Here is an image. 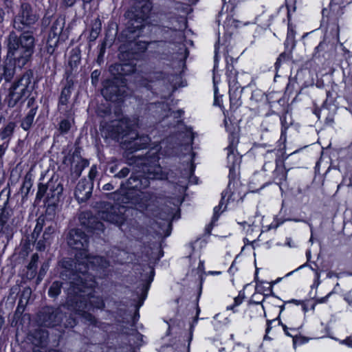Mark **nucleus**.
I'll return each mask as SVG.
<instances>
[{
  "mask_svg": "<svg viewBox=\"0 0 352 352\" xmlns=\"http://www.w3.org/2000/svg\"><path fill=\"white\" fill-rule=\"evenodd\" d=\"M221 206H222V203L221 202L218 206H216L214 208L213 217L212 218V221H211V223L210 224L212 227L214 226L215 222L219 219V214H220L219 211H220V210L221 208Z\"/></svg>",
  "mask_w": 352,
  "mask_h": 352,
  "instance_id": "nucleus-36",
  "label": "nucleus"
},
{
  "mask_svg": "<svg viewBox=\"0 0 352 352\" xmlns=\"http://www.w3.org/2000/svg\"><path fill=\"white\" fill-rule=\"evenodd\" d=\"M282 327H283V329L285 333V334L288 336H290V337H293L294 338L296 336V334H294L295 333L297 332V330L299 327H296V328H288L285 324H282Z\"/></svg>",
  "mask_w": 352,
  "mask_h": 352,
  "instance_id": "nucleus-38",
  "label": "nucleus"
},
{
  "mask_svg": "<svg viewBox=\"0 0 352 352\" xmlns=\"http://www.w3.org/2000/svg\"><path fill=\"white\" fill-rule=\"evenodd\" d=\"M194 153H192L189 159L190 165L188 164L189 168L182 173V178L184 181L179 180L177 183V192L175 197H168L165 200L159 197L156 201L159 204L155 209V237L157 236L160 240V246L163 240L170 235L172 232V221L174 219H179V206L182 204V195L186 189V181L193 174L194 166L192 163Z\"/></svg>",
  "mask_w": 352,
  "mask_h": 352,
  "instance_id": "nucleus-3",
  "label": "nucleus"
},
{
  "mask_svg": "<svg viewBox=\"0 0 352 352\" xmlns=\"http://www.w3.org/2000/svg\"><path fill=\"white\" fill-rule=\"evenodd\" d=\"M280 119L283 128H284L285 130L287 129V126H285L286 123V116H282Z\"/></svg>",
  "mask_w": 352,
  "mask_h": 352,
  "instance_id": "nucleus-59",
  "label": "nucleus"
},
{
  "mask_svg": "<svg viewBox=\"0 0 352 352\" xmlns=\"http://www.w3.org/2000/svg\"><path fill=\"white\" fill-rule=\"evenodd\" d=\"M31 294V289L30 288H25L22 293V297L26 298V302L28 301V299L29 298Z\"/></svg>",
  "mask_w": 352,
  "mask_h": 352,
  "instance_id": "nucleus-52",
  "label": "nucleus"
},
{
  "mask_svg": "<svg viewBox=\"0 0 352 352\" xmlns=\"http://www.w3.org/2000/svg\"><path fill=\"white\" fill-rule=\"evenodd\" d=\"M136 122L128 118L120 120H115L111 122L102 121L100 130L105 138L119 140L126 138L122 142L126 148V157L129 165L146 166L148 160L146 156H136L129 155L133 151L146 148L151 142V138L148 135H139L133 131Z\"/></svg>",
  "mask_w": 352,
  "mask_h": 352,
  "instance_id": "nucleus-2",
  "label": "nucleus"
},
{
  "mask_svg": "<svg viewBox=\"0 0 352 352\" xmlns=\"http://www.w3.org/2000/svg\"><path fill=\"white\" fill-rule=\"evenodd\" d=\"M65 26V20L63 18L56 19L52 23L50 31L49 33L47 41V50L50 54H52L54 51V47L57 45L59 36Z\"/></svg>",
  "mask_w": 352,
  "mask_h": 352,
  "instance_id": "nucleus-15",
  "label": "nucleus"
},
{
  "mask_svg": "<svg viewBox=\"0 0 352 352\" xmlns=\"http://www.w3.org/2000/svg\"><path fill=\"white\" fill-rule=\"evenodd\" d=\"M37 112V107H34L30 109L28 114L22 120L21 126L25 131H28L32 126L35 115Z\"/></svg>",
  "mask_w": 352,
  "mask_h": 352,
  "instance_id": "nucleus-24",
  "label": "nucleus"
},
{
  "mask_svg": "<svg viewBox=\"0 0 352 352\" xmlns=\"http://www.w3.org/2000/svg\"><path fill=\"white\" fill-rule=\"evenodd\" d=\"M333 293V292H329L327 296H324V297H322V298H317L316 300V303H325L327 302L329 298L331 296V295Z\"/></svg>",
  "mask_w": 352,
  "mask_h": 352,
  "instance_id": "nucleus-46",
  "label": "nucleus"
},
{
  "mask_svg": "<svg viewBox=\"0 0 352 352\" xmlns=\"http://www.w3.org/2000/svg\"><path fill=\"white\" fill-rule=\"evenodd\" d=\"M66 239L70 248L82 252L76 255L75 260L64 258L60 261V266L65 269L61 274L69 277H102L109 263L103 257L86 253L89 244L87 235L79 228H73L68 232Z\"/></svg>",
  "mask_w": 352,
  "mask_h": 352,
  "instance_id": "nucleus-1",
  "label": "nucleus"
},
{
  "mask_svg": "<svg viewBox=\"0 0 352 352\" xmlns=\"http://www.w3.org/2000/svg\"><path fill=\"white\" fill-rule=\"evenodd\" d=\"M92 189L93 182L86 179H81L76 185L74 196L78 202H85L90 198Z\"/></svg>",
  "mask_w": 352,
  "mask_h": 352,
  "instance_id": "nucleus-17",
  "label": "nucleus"
},
{
  "mask_svg": "<svg viewBox=\"0 0 352 352\" xmlns=\"http://www.w3.org/2000/svg\"><path fill=\"white\" fill-rule=\"evenodd\" d=\"M38 17L32 6L28 3H22L21 9L15 17L13 26L16 30H23L25 27L34 24Z\"/></svg>",
  "mask_w": 352,
  "mask_h": 352,
  "instance_id": "nucleus-12",
  "label": "nucleus"
},
{
  "mask_svg": "<svg viewBox=\"0 0 352 352\" xmlns=\"http://www.w3.org/2000/svg\"><path fill=\"white\" fill-rule=\"evenodd\" d=\"M102 189L104 190L109 191V190H112L113 189V186L111 184L108 183L103 186Z\"/></svg>",
  "mask_w": 352,
  "mask_h": 352,
  "instance_id": "nucleus-57",
  "label": "nucleus"
},
{
  "mask_svg": "<svg viewBox=\"0 0 352 352\" xmlns=\"http://www.w3.org/2000/svg\"><path fill=\"white\" fill-rule=\"evenodd\" d=\"M45 224V217H39L36 220V226L33 230V232L32 233V238L34 240H36L38 237L39 236L41 232L43 230V226Z\"/></svg>",
  "mask_w": 352,
  "mask_h": 352,
  "instance_id": "nucleus-28",
  "label": "nucleus"
},
{
  "mask_svg": "<svg viewBox=\"0 0 352 352\" xmlns=\"http://www.w3.org/2000/svg\"><path fill=\"white\" fill-rule=\"evenodd\" d=\"M255 289L258 293H264L265 292H271L272 290V285L271 283L265 281H256Z\"/></svg>",
  "mask_w": 352,
  "mask_h": 352,
  "instance_id": "nucleus-31",
  "label": "nucleus"
},
{
  "mask_svg": "<svg viewBox=\"0 0 352 352\" xmlns=\"http://www.w3.org/2000/svg\"><path fill=\"white\" fill-rule=\"evenodd\" d=\"M56 230V224L55 223L51 222L50 225L45 228L43 234V239L39 240L36 245V248L40 250H44L45 249L46 245L50 244V241L52 239V235L54 234Z\"/></svg>",
  "mask_w": 352,
  "mask_h": 352,
  "instance_id": "nucleus-23",
  "label": "nucleus"
},
{
  "mask_svg": "<svg viewBox=\"0 0 352 352\" xmlns=\"http://www.w3.org/2000/svg\"><path fill=\"white\" fill-rule=\"evenodd\" d=\"M72 115H73L72 113ZM65 116V118H63V120H61L58 124V130L60 134H65V133H68V131L70 130V129L72 127V122H70L69 118H72V116H71L69 118H67L66 116Z\"/></svg>",
  "mask_w": 352,
  "mask_h": 352,
  "instance_id": "nucleus-29",
  "label": "nucleus"
},
{
  "mask_svg": "<svg viewBox=\"0 0 352 352\" xmlns=\"http://www.w3.org/2000/svg\"><path fill=\"white\" fill-rule=\"evenodd\" d=\"M28 107L30 109L34 107H37L38 106L35 104V98L34 97L30 98L28 100Z\"/></svg>",
  "mask_w": 352,
  "mask_h": 352,
  "instance_id": "nucleus-48",
  "label": "nucleus"
},
{
  "mask_svg": "<svg viewBox=\"0 0 352 352\" xmlns=\"http://www.w3.org/2000/svg\"><path fill=\"white\" fill-rule=\"evenodd\" d=\"M88 166V162L85 160L79 159L74 167L72 168L73 173L76 177H79L81 175L82 170Z\"/></svg>",
  "mask_w": 352,
  "mask_h": 352,
  "instance_id": "nucleus-32",
  "label": "nucleus"
},
{
  "mask_svg": "<svg viewBox=\"0 0 352 352\" xmlns=\"http://www.w3.org/2000/svg\"><path fill=\"white\" fill-rule=\"evenodd\" d=\"M78 278H74L72 282H71L72 287L69 289V296H72V297L77 296H85L87 300H89L88 308L93 307L96 309H103L104 307V302L102 298L99 296H95L91 294H87V297H86L85 293L86 292L85 289L87 288H93L96 282L93 279V277H77Z\"/></svg>",
  "mask_w": 352,
  "mask_h": 352,
  "instance_id": "nucleus-7",
  "label": "nucleus"
},
{
  "mask_svg": "<svg viewBox=\"0 0 352 352\" xmlns=\"http://www.w3.org/2000/svg\"><path fill=\"white\" fill-rule=\"evenodd\" d=\"M8 148V144L3 143L0 145V164L3 165V156Z\"/></svg>",
  "mask_w": 352,
  "mask_h": 352,
  "instance_id": "nucleus-42",
  "label": "nucleus"
},
{
  "mask_svg": "<svg viewBox=\"0 0 352 352\" xmlns=\"http://www.w3.org/2000/svg\"><path fill=\"white\" fill-rule=\"evenodd\" d=\"M139 84L141 86H143L148 89H152V81H148V80L145 77H141V79L138 80Z\"/></svg>",
  "mask_w": 352,
  "mask_h": 352,
  "instance_id": "nucleus-40",
  "label": "nucleus"
},
{
  "mask_svg": "<svg viewBox=\"0 0 352 352\" xmlns=\"http://www.w3.org/2000/svg\"><path fill=\"white\" fill-rule=\"evenodd\" d=\"M285 55L284 54H281L278 58H277L276 63H275V68L276 69H278L279 67L280 66L282 58H285Z\"/></svg>",
  "mask_w": 352,
  "mask_h": 352,
  "instance_id": "nucleus-51",
  "label": "nucleus"
},
{
  "mask_svg": "<svg viewBox=\"0 0 352 352\" xmlns=\"http://www.w3.org/2000/svg\"><path fill=\"white\" fill-rule=\"evenodd\" d=\"M37 336H39L42 339L41 342H40V344L42 346L45 345V344L47 342V332L43 331H39V332L36 333L35 337H37Z\"/></svg>",
  "mask_w": 352,
  "mask_h": 352,
  "instance_id": "nucleus-41",
  "label": "nucleus"
},
{
  "mask_svg": "<svg viewBox=\"0 0 352 352\" xmlns=\"http://www.w3.org/2000/svg\"><path fill=\"white\" fill-rule=\"evenodd\" d=\"M146 49L145 42H130L127 47L122 46L120 48L119 59L120 63L111 65L109 72L113 76H126L135 71V60L138 54Z\"/></svg>",
  "mask_w": 352,
  "mask_h": 352,
  "instance_id": "nucleus-5",
  "label": "nucleus"
},
{
  "mask_svg": "<svg viewBox=\"0 0 352 352\" xmlns=\"http://www.w3.org/2000/svg\"><path fill=\"white\" fill-rule=\"evenodd\" d=\"M32 70L25 71L9 88L8 104L14 107L19 102H23L28 98L34 87Z\"/></svg>",
  "mask_w": 352,
  "mask_h": 352,
  "instance_id": "nucleus-6",
  "label": "nucleus"
},
{
  "mask_svg": "<svg viewBox=\"0 0 352 352\" xmlns=\"http://www.w3.org/2000/svg\"><path fill=\"white\" fill-rule=\"evenodd\" d=\"M327 276L329 278L333 277H336L338 278L340 277V275L338 273L331 271L327 273Z\"/></svg>",
  "mask_w": 352,
  "mask_h": 352,
  "instance_id": "nucleus-58",
  "label": "nucleus"
},
{
  "mask_svg": "<svg viewBox=\"0 0 352 352\" xmlns=\"http://www.w3.org/2000/svg\"><path fill=\"white\" fill-rule=\"evenodd\" d=\"M96 174H97V170H96V166H92L89 173V181L92 182L94 179L96 177Z\"/></svg>",
  "mask_w": 352,
  "mask_h": 352,
  "instance_id": "nucleus-45",
  "label": "nucleus"
},
{
  "mask_svg": "<svg viewBox=\"0 0 352 352\" xmlns=\"http://www.w3.org/2000/svg\"><path fill=\"white\" fill-rule=\"evenodd\" d=\"M3 324H4V319L2 316H0V330L3 327Z\"/></svg>",
  "mask_w": 352,
  "mask_h": 352,
  "instance_id": "nucleus-63",
  "label": "nucleus"
},
{
  "mask_svg": "<svg viewBox=\"0 0 352 352\" xmlns=\"http://www.w3.org/2000/svg\"><path fill=\"white\" fill-rule=\"evenodd\" d=\"M181 149H184L185 151V154L187 153H190L192 151V147L189 144H185L184 145H181Z\"/></svg>",
  "mask_w": 352,
  "mask_h": 352,
  "instance_id": "nucleus-54",
  "label": "nucleus"
},
{
  "mask_svg": "<svg viewBox=\"0 0 352 352\" xmlns=\"http://www.w3.org/2000/svg\"><path fill=\"white\" fill-rule=\"evenodd\" d=\"M129 173V169L128 168H123L120 172H118L116 177L118 178H124Z\"/></svg>",
  "mask_w": 352,
  "mask_h": 352,
  "instance_id": "nucleus-43",
  "label": "nucleus"
},
{
  "mask_svg": "<svg viewBox=\"0 0 352 352\" xmlns=\"http://www.w3.org/2000/svg\"><path fill=\"white\" fill-rule=\"evenodd\" d=\"M141 177L142 175H131L127 181L128 188L141 191Z\"/></svg>",
  "mask_w": 352,
  "mask_h": 352,
  "instance_id": "nucleus-27",
  "label": "nucleus"
},
{
  "mask_svg": "<svg viewBox=\"0 0 352 352\" xmlns=\"http://www.w3.org/2000/svg\"><path fill=\"white\" fill-rule=\"evenodd\" d=\"M7 201L4 207L0 209V233H8L10 230L9 219L13 214L11 208L7 206Z\"/></svg>",
  "mask_w": 352,
  "mask_h": 352,
  "instance_id": "nucleus-22",
  "label": "nucleus"
},
{
  "mask_svg": "<svg viewBox=\"0 0 352 352\" xmlns=\"http://www.w3.org/2000/svg\"><path fill=\"white\" fill-rule=\"evenodd\" d=\"M135 19L131 20V25L134 28V30L131 32H135L139 31L143 33L145 30H150L151 26L146 21L152 12V0H135Z\"/></svg>",
  "mask_w": 352,
  "mask_h": 352,
  "instance_id": "nucleus-9",
  "label": "nucleus"
},
{
  "mask_svg": "<svg viewBox=\"0 0 352 352\" xmlns=\"http://www.w3.org/2000/svg\"><path fill=\"white\" fill-rule=\"evenodd\" d=\"M100 208L98 217L100 219L118 226L125 221L124 213L126 210L124 206L101 202Z\"/></svg>",
  "mask_w": 352,
  "mask_h": 352,
  "instance_id": "nucleus-10",
  "label": "nucleus"
},
{
  "mask_svg": "<svg viewBox=\"0 0 352 352\" xmlns=\"http://www.w3.org/2000/svg\"><path fill=\"white\" fill-rule=\"evenodd\" d=\"M76 1L77 0H62L63 4L65 7H72V6H73L75 4Z\"/></svg>",
  "mask_w": 352,
  "mask_h": 352,
  "instance_id": "nucleus-50",
  "label": "nucleus"
},
{
  "mask_svg": "<svg viewBox=\"0 0 352 352\" xmlns=\"http://www.w3.org/2000/svg\"><path fill=\"white\" fill-rule=\"evenodd\" d=\"M344 300L347 302V303L349 305L352 306V296H345Z\"/></svg>",
  "mask_w": 352,
  "mask_h": 352,
  "instance_id": "nucleus-60",
  "label": "nucleus"
},
{
  "mask_svg": "<svg viewBox=\"0 0 352 352\" xmlns=\"http://www.w3.org/2000/svg\"><path fill=\"white\" fill-rule=\"evenodd\" d=\"M165 144V142L164 141L162 142H161L160 145L155 144V151H158L159 149H161L162 148V144Z\"/></svg>",
  "mask_w": 352,
  "mask_h": 352,
  "instance_id": "nucleus-61",
  "label": "nucleus"
},
{
  "mask_svg": "<svg viewBox=\"0 0 352 352\" xmlns=\"http://www.w3.org/2000/svg\"><path fill=\"white\" fill-rule=\"evenodd\" d=\"M80 223L90 231L96 233L104 231V225L91 215L89 212H82L79 217Z\"/></svg>",
  "mask_w": 352,
  "mask_h": 352,
  "instance_id": "nucleus-19",
  "label": "nucleus"
},
{
  "mask_svg": "<svg viewBox=\"0 0 352 352\" xmlns=\"http://www.w3.org/2000/svg\"><path fill=\"white\" fill-rule=\"evenodd\" d=\"M153 177H150L148 176H145L144 175H142L141 177V191H140L142 193V196H143L144 198H146V200L148 199H150L152 197V195L149 193L148 192L146 191L144 192L143 190H146L150 185V179H153Z\"/></svg>",
  "mask_w": 352,
  "mask_h": 352,
  "instance_id": "nucleus-26",
  "label": "nucleus"
},
{
  "mask_svg": "<svg viewBox=\"0 0 352 352\" xmlns=\"http://www.w3.org/2000/svg\"><path fill=\"white\" fill-rule=\"evenodd\" d=\"M169 172L164 170L160 166L155 165V179H169L171 176Z\"/></svg>",
  "mask_w": 352,
  "mask_h": 352,
  "instance_id": "nucleus-33",
  "label": "nucleus"
},
{
  "mask_svg": "<svg viewBox=\"0 0 352 352\" xmlns=\"http://www.w3.org/2000/svg\"><path fill=\"white\" fill-rule=\"evenodd\" d=\"M15 126L16 124L14 122H10L0 130V137L1 140H6L4 143L8 144V142L13 135Z\"/></svg>",
  "mask_w": 352,
  "mask_h": 352,
  "instance_id": "nucleus-25",
  "label": "nucleus"
},
{
  "mask_svg": "<svg viewBox=\"0 0 352 352\" xmlns=\"http://www.w3.org/2000/svg\"><path fill=\"white\" fill-rule=\"evenodd\" d=\"M38 261V255L37 254H34L31 257L30 263L28 264V269L30 270H36Z\"/></svg>",
  "mask_w": 352,
  "mask_h": 352,
  "instance_id": "nucleus-37",
  "label": "nucleus"
},
{
  "mask_svg": "<svg viewBox=\"0 0 352 352\" xmlns=\"http://www.w3.org/2000/svg\"><path fill=\"white\" fill-rule=\"evenodd\" d=\"M34 47V38L30 32H25L19 38L12 32L8 39L7 58L21 68L30 60Z\"/></svg>",
  "mask_w": 352,
  "mask_h": 352,
  "instance_id": "nucleus-4",
  "label": "nucleus"
},
{
  "mask_svg": "<svg viewBox=\"0 0 352 352\" xmlns=\"http://www.w3.org/2000/svg\"><path fill=\"white\" fill-rule=\"evenodd\" d=\"M47 184L48 188L47 198L58 201L63 191L61 182L57 178H52Z\"/></svg>",
  "mask_w": 352,
  "mask_h": 352,
  "instance_id": "nucleus-21",
  "label": "nucleus"
},
{
  "mask_svg": "<svg viewBox=\"0 0 352 352\" xmlns=\"http://www.w3.org/2000/svg\"><path fill=\"white\" fill-rule=\"evenodd\" d=\"M270 324H271V321H267V327L266 329V333H268L271 329Z\"/></svg>",
  "mask_w": 352,
  "mask_h": 352,
  "instance_id": "nucleus-64",
  "label": "nucleus"
},
{
  "mask_svg": "<svg viewBox=\"0 0 352 352\" xmlns=\"http://www.w3.org/2000/svg\"><path fill=\"white\" fill-rule=\"evenodd\" d=\"M105 47H106V43L104 42L102 43L101 46H100V53L98 56V62H100L102 58H103V56H104V54L105 52Z\"/></svg>",
  "mask_w": 352,
  "mask_h": 352,
  "instance_id": "nucleus-44",
  "label": "nucleus"
},
{
  "mask_svg": "<svg viewBox=\"0 0 352 352\" xmlns=\"http://www.w3.org/2000/svg\"><path fill=\"white\" fill-rule=\"evenodd\" d=\"M118 79L106 80L104 83L101 94L107 100L116 102L126 94V85L124 82L118 85Z\"/></svg>",
  "mask_w": 352,
  "mask_h": 352,
  "instance_id": "nucleus-13",
  "label": "nucleus"
},
{
  "mask_svg": "<svg viewBox=\"0 0 352 352\" xmlns=\"http://www.w3.org/2000/svg\"><path fill=\"white\" fill-rule=\"evenodd\" d=\"M101 31V24L99 20H96L95 23L93 24L89 36V41H94L98 36L100 32Z\"/></svg>",
  "mask_w": 352,
  "mask_h": 352,
  "instance_id": "nucleus-30",
  "label": "nucleus"
},
{
  "mask_svg": "<svg viewBox=\"0 0 352 352\" xmlns=\"http://www.w3.org/2000/svg\"><path fill=\"white\" fill-rule=\"evenodd\" d=\"M76 324V320H75V319H74V318H69V319L67 320V323L65 325H66V327H74Z\"/></svg>",
  "mask_w": 352,
  "mask_h": 352,
  "instance_id": "nucleus-56",
  "label": "nucleus"
},
{
  "mask_svg": "<svg viewBox=\"0 0 352 352\" xmlns=\"http://www.w3.org/2000/svg\"><path fill=\"white\" fill-rule=\"evenodd\" d=\"M65 317L60 308L45 307L39 315L40 320L43 326L53 327L58 325Z\"/></svg>",
  "mask_w": 352,
  "mask_h": 352,
  "instance_id": "nucleus-14",
  "label": "nucleus"
},
{
  "mask_svg": "<svg viewBox=\"0 0 352 352\" xmlns=\"http://www.w3.org/2000/svg\"><path fill=\"white\" fill-rule=\"evenodd\" d=\"M182 78L178 74H167L162 72L155 73V87L157 94L162 98L166 99L180 87H184Z\"/></svg>",
  "mask_w": 352,
  "mask_h": 352,
  "instance_id": "nucleus-8",
  "label": "nucleus"
},
{
  "mask_svg": "<svg viewBox=\"0 0 352 352\" xmlns=\"http://www.w3.org/2000/svg\"><path fill=\"white\" fill-rule=\"evenodd\" d=\"M342 344L347 345L349 347L352 348V338L351 336L347 337L345 340L340 341Z\"/></svg>",
  "mask_w": 352,
  "mask_h": 352,
  "instance_id": "nucleus-47",
  "label": "nucleus"
},
{
  "mask_svg": "<svg viewBox=\"0 0 352 352\" xmlns=\"http://www.w3.org/2000/svg\"><path fill=\"white\" fill-rule=\"evenodd\" d=\"M16 65L10 58L6 57L3 64L0 66V81L3 78L6 82H10L15 74Z\"/></svg>",
  "mask_w": 352,
  "mask_h": 352,
  "instance_id": "nucleus-20",
  "label": "nucleus"
},
{
  "mask_svg": "<svg viewBox=\"0 0 352 352\" xmlns=\"http://www.w3.org/2000/svg\"><path fill=\"white\" fill-rule=\"evenodd\" d=\"M62 283L59 281H54L49 289V295L52 297L58 296L61 290Z\"/></svg>",
  "mask_w": 352,
  "mask_h": 352,
  "instance_id": "nucleus-34",
  "label": "nucleus"
},
{
  "mask_svg": "<svg viewBox=\"0 0 352 352\" xmlns=\"http://www.w3.org/2000/svg\"><path fill=\"white\" fill-rule=\"evenodd\" d=\"M234 306H238L241 305L243 302V298L240 296H238L234 298Z\"/></svg>",
  "mask_w": 352,
  "mask_h": 352,
  "instance_id": "nucleus-55",
  "label": "nucleus"
},
{
  "mask_svg": "<svg viewBox=\"0 0 352 352\" xmlns=\"http://www.w3.org/2000/svg\"><path fill=\"white\" fill-rule=\"evenodd\" d=\"M47 192H48L47 184H39L36 197L38 198L41 199L45 195H47Z\"/></svg>",
  "mask_w": 352,
  "mask_h": 352,
  "instance_id": "nucleus-35",
  "label": "nucleus"
},
{
  "mask_svg": "<svg viewBox=\"0 0 352 352\" xmlns=\"http://www.w3.org/2000/svg\"><path fill=\"white\" fill-rule=\"evenodd\" d=\"M74 82L72 79L68 78L66 80V83L61 91L59 102H58V111L66 116L67 118L72 116V110L67 109V102L70 97L72 89L73 88Z\"/></svg>",
  "mask_w": 352,
  "mask_h": 352,
  "instance_id": "nucleus-16",
  "label": "nucleus"
},
{
  "mask_svg": "<svg viewBox=\"0 0 352 352\" xmlns=\"http://www.w3.org/2000/svg\"><path fill=\"white\" fill-rule=\"evenodd\" d=\"M100 76V71L96 69L94 72H92L91 74V82L94 86H96L99 77Z\"/></svg>",
  "mask_w": 352,
  "mask_h": 352,
  "instance_id": "nucleus-39",
  "label": "nucleus"
},
{
  "mask_svg": "<svg viewBox=\"0 0 352 352\" xmlns=\"http://www.w3.org/2000/svg\"><path fill=\"white\" fill-rule=\"evenodd\" d=\"M312 270L315 272V279H316L315 284H316V286L318 287L320 283V274L318 270H315L314 269H312Z\"/></svg>",
  "mask_w": 352,
  "mask_h": 352,
  "instance_id": "nucleus-53",
  "label": "nucleus"
},
{
  "mask_svg": "<svg viewBox=\"0 0 352 352\" xmlns=\"http://www.w3.org/2000/svg\"><path fill=\"white\" fill-rule=\"evenodd\" d=\"M239 142L238 137L234 135H232L231 138L230 139V144L226 148L228 151L227 153V159L228 167L230 168V171H232L234 170L236 165H239L241 162L240 157L235 154L236 145Z\"/></svg>",
  "mask_w": 352,
  "mask_h": 352,
  "instance_id": "nucleus-18",
  "label": "nucleus"
},
{
  "mask_svg": "<svg viewBox=\"0 0 352 352\" xmlns=\"http://www.w3.org/2000/svg\"><path fill=\"white\" fill-rule=\"evenodd\" d=\"M66 305L70 310L75 311V313L81 316L86 322L93 325H96L97 320L90 313L86 311L88 308L87 300L85 296L72 297L69 296L66 302Z\"/></svg>",
  "mask_w": 352,
  "mask_h": 352,
  "instance_id": "nucleus-11",
  "label": "nucleus"
},
{
  "mask_svg": "<svg viewBox=\"0 0 352 352\" xmlns=\"http://www.w3.org/2000/svg\"><path fill=\"white\" fill-rule=\"evenodd\" d=\"M48 264L47 263H43L41 266V270L39 272L38 276H41L45 275L46 270L48 269Z\"/></svg>",
  "mask_w": 352,
  "mask_h": 352,
  "instance_id": "nucleus-49",
  "label": "nucleus"
},
{
  "mask_svg": "<svg viewBox=\"0 0 352 352\" xmlns=\"http://www.w3.org/2000/svg\"><path fill=\"white\" fill-rule=\"evenodd\" d=\"M3 15H4L3 10L1 8H0V23L2 22L3 20Z\"/></svg>",
  "mask_w": 352,
  "mask_h": 352,
  "instance_id": "nucleus-62",
  "label": "nucleus"
}]
</instances>
